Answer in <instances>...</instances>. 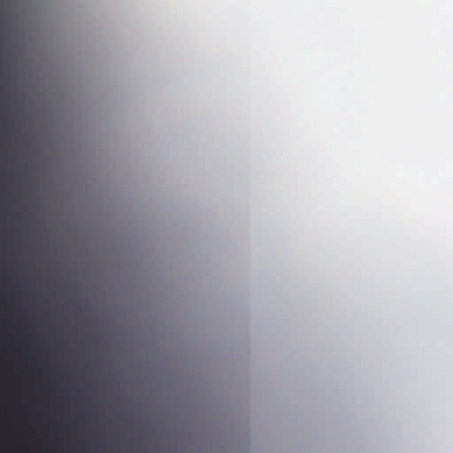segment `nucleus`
Returning a JSON list of instances; mask_svg holds the SVG:
<instances>
[{
	"label": "nucleus",
	"mask_w": 453,
	"mask_h": 453,
	"mask_svg": "<svg viewBox=\"0 0 453 453\" xmlns=\"http://www.w3.org/2000/svg\"><path fill=\"white\" fill-rule=\"evenodd\" d=\"M28 173V168L26 164H19L12 172V178L14 180L22 181L25 180V175Z\"/></svg>",
	"instance_id": "1"
},
{
	"label": "nucleus",
	"mask_w": 453,
	"mask_h": 453,
	"mask_svg": "<svg viewBox=\"0 0 453 453\" xmlns=\"http://www.w3.org/2000/svg\"><path fill=\"white\" fill-rule=\"evenodd\" d=\"M4 177V172L2 171V178ZM2 199H4V198H9L8 196H5V190H4V182L2 181Z\"/></svg>",
	"instance_id": "2"
},
{
	"label": "nucleus",
	"mask_w": 453,
	"mask_h": 453,
	"mask_svg": "<svg viewBox=\"0 0 453 453\" xmlns=\"http://www.w3.org/2000/svg\"><path fill=\"white\" fill-rule=\"evenodd\" d=\"M1 201H2V208H3L4 205V202H6L7 200L2 199Z\"/></svg>",
	"instance_id": "3"
}]
</instances>
